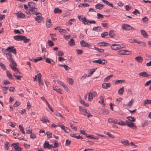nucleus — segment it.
Listing matches in <instances>:
<instances>
[{
  "instance_id": "nucleus-12",
  "label": "nucleus",
  "mask_w": 151,
  "mask_h": 151,
  "mask_svg": "<svg viewBox=\"0 0 151 151\" xmlns=\"http://www.w3.org/2000/svg\"><path fill=\"white\" fill-rule=\"evenodd\" d=\"M24 36L22 35H16L14 37V39L17 41H22L23 40V38H24Z\"/></svg>"
},
{
  "instance_id": "nucleus-41",
  "label": "nucleus",
  "mask_w": 151,
  "mask_h": 151,
  "mask_svg": "<svg viewBox=\"0 0 151 151\" xmlns=\"http://www.w3.org/2000/svg\"><path fill=\"white\" fill-rule=\"evenodd\" d=\"M151 103V100L147 99L143 102V105L145 106L147 104H150Z\"/></svg>"
},
{
  "instance_id": "nucleus-60",
  "label": "nucleus",
  "mask_w": 151,
  "mask_h": 151,
  "mask_svg": "<svg viewBox=\"0 0 151 151\" xmlns=\"http://www.w3.org/2000/svg\"><path fill=\"white\" fill-rule=\"evenodd\" d=\"M81 103L83 105L88 107L89 106V104H86L84 101H81Z\"/></svg>"
},
{
  "instance_id": "nucleus-59",
  "label": "nucleus",
  "mask_w": 151,
  "mask_h": 151,
  "mask_svg": "<svg viewBox=\"0 0 151 151\" xmlns=\"http://www.w3.org/2000/svg\"><path fill=\"white\" fill-rule=\"evenodd\" d=\"M13 76L16 77L17 79L19 80H20L21 78L22 77V76H17V75L15 74H13Z\"/></svg>"
},
{
  "instance_id": "nucleus-28",
  "label": "nucleus",
  "mask_w": 151,
  "mask_h": 151,
  "mask_svg": "<svg viewBox=\"0 0 151 151\" xmlns=\"http://www.w3.org/2000/svg\"><path fill=\"white\" fill-rule=\"evenodd\" d=\"M52 25L51 24V19H49L47 21H46V25L47 28L50 27Z\"/></svg>"
},
{
  "instance_id": "nucleus-37",
  "label": "nucleus",
  "mask_w": 151,
  "mask_h": 151,
  "mask_svg": "<svg viewBox=\"0 0 151 151\" xmlns=\"http://www.w3.org/2000/svg\"><path fill=\"white\" fill-rule=\"evenodd\" d=\"M38 83L39 85L40 86L41 88H42L43 86V81L41 79V78L40 79L38 80Z\"/></svg>"
},
{
  "instance_id": "nucleus-31",
  "label": "nucleus",
  "mask_w": 151,
  "mask_h": 151,
  "mask_svg": "<svg viewBox=\"0 0 151 151\" xmlns=\"http://www.w3.org/2000/svg\"><path fill=\"white\" fill-rule=\"evenodd\" d=\"M88 95V100L90 101H91L93 100V96L91 92L89 93Z\"/></svg>"
},
{
  "instance_id": "nucleus-7",
  "label": "nucleus",
  "mask_w": 151,
  "mask_h": 151,
  "mask_svg": "<svg viewBox=\"0 0 151 151\" xmlns=\"http://www.w3.org/2000/svg\"><path fill=\"white\" fill-rule=\"evenodd\" d=\"M79 111L81 112V114L84 116H86L87 113L86 109H84L82 106H79Z\"/></svg>"
},
{
  "instance_id": "nucleus-19",
  "label": "nucleus",
  "mask_w": 151,
  "mask_h": 151,
  "mask_svg": "<svg viewBox=\"0 0 151 151\" xmlns=\"http://www.w3.org/2000/svg\"><path fill=\"white\" fill-rule=\"evenodd\" d=\"M53 89L54 90L56 91L58 93L60 94L62 93L61 92V89L58 86H55V87H53Z\"/></svg>"
},
{
  "instance_id": "nucleus-4",
  "label": "nucleus",
  "mask_w": 151,
  "mask_h": 151,
  "mask_svg": "<svg viewBox=\"0 0 151 151\" xmlns=\"http://www.w3.org/2000/svg\"><path fill=\"white\" fill-rule=\"evenodd\" d=\"M92 62L94 63H98L100 64L104 65L106 63L107 61L105 59L101 60L100 59H99L96 60H94Z\"/></svg>"
},
{
  "instance_id": "nucleus-5",
  "label": "nucleus",
  "mask_w": 151,
  "mask_h": 151,
  "mask_svg": "<svg viewBox=\"0 0 151 151\" xmlns=\"http://www.w3.org/2000/svg\"><path fill=\"white\" fill-rule=\"evenodd\" d=\"M7 50H8L9 52L13 53L14 54L16 55L17 53V52L15 48H14V46L8 47L7 48Z\"/></svg>"
},
{
  "instance_id": "nucleus-11",
  "label": "nucleus",
  "mask_w": 151,
  "mask_h": 151,
  "mask_svg": "<svg viewBox=\"0 0 151 151\" xmlns=\"http://www.w3.org/2000/svg\"><path fill=\"white\" fill-rule=\"evenodd\" d=\"M17 17L19 18L23 19L25 18V15L23 13H22L20 12H18L16 13Z\"/></svg>"
},
{
  "instance_id": "nucleus-63",
  "label": "nucleus",
  "mask_w": 151,
  "mask_h": 151,
  "mask_svg": "<svg viewBox=\"0 0 151 151\" xmlns=\"http://www.w3.org/2000/svg\"><path fill=\"white\" fill-rule=\"evenodd\" d=\"M12 145L15 150V148H17L18 146H19V144L18 143H13L12 144Z\"/></svg>"
},
{
  "instance_id": "nucleus-8",
  "label": "nucleus",
  "mask_w": 151,
  "mask_h": 151,
  "mask_svg": "<svg viewBox=\"0 0 151 151\" xmlns=\"http://www.w3.org/2000/svg\"><path fill=\"white\" fill-rule=\"evenodd\" d=\"M139 75L143 77H151V75L150 74H148L147 73L145 72H143L141 73H139Z\"/></svg>"
},
{
  "instance_id": "nucleus-38",
  "label": "nucleus",
  "mask_w": 151,
  "mask_h": 151,
  "mask_svg": "<svg viewBox=\"0 0 151 151\" xmlns=\"http://www.w3.org/2000/svg\"><path fill=\"white\" fill-rule=\"evenodd\" d=\"M19 128L20 131L23 134H25V132L24 131V128L21 125H19Z\"/></svg>"
},
{
  "instance_id": "nucleus-2",
  "label": "nucleus",
  "mask_w": 151,
  "mask_h": 151,
  "mask_svg": "<svg viewBox=\"0 0 151 151\" xmlns=\"http://www.w3.org/2000/svg\"><path fill=\"white\" fill-rule=\"evenodd\" d=\"M80 44L82 47H88L89 48H92V47L91 45L88 44L87 42H85L83 40L80 41Z\"/></svg>"
},
{
  "instance_id": "nucleus-10",
  "label": "nucleus",
  "mask_w": 151,
  "mask_h": 151,
  "mask_svg": "<svg viewBox=\"0 0 151 151\" xmlns=\"http://www.w3.org/2000/svg\"><path fill=\"white\" fill-rule=\"evenodd\" d=\"M28 6L29 8H37L36 4L33 1H30L28 2Z\"/></svg>"
},
{
  "instance_id": "nucleus-45",
  "label": "nucleus",
  "mask_w": 151,
  "mask_h": 151,
  "mask_svg": "<svg viewBox=\"0 0 151 151\" xmlns=\"http://www.w3.org/2000/svg\"><path fill=\"white\" fill-rule=\"evenodd\" d=\"M24 38H23V40H23L24 41V43H27L29 42L30 41V39H27V37L25 36H24Z\"/></svg>"
},
{
  "instance_id": "nucleus-58",
  "label": "nucleus",
  "mask_w": 151,
  "mask_h": 151,
  "mask_svg": "<svg viewBox=\"0 0 151 151\" xmlns=\"http://www.w3.org/2000/svg\"><path fill=\"white\" fill-rule=\"evenodd\" d=\"M2 83L3 84V86H4V84L6 85L9 84L11 83L9 81L6 80H5L3 81L2 82Z\"/></svg>"
},
{
  "instance_id": "nucleus-14",
  "label": "nucleus",
  "mask_w": 151,
  "mask_h": 151,
  "mask_svg": "<svg viewBox=\"0 0 151 151\" xmlns=\"http://www.w3.org/2000/svg\"><path fill=\"white\" fill-rule=\"evenodd\" d=\"M127 125L129 127L132 128L134 129H136L137 128L136 125L134 124L133 122L131 123L129 122V124Z\"/></svg>"
},
{
  "instance_id": "nucleus-1",
  "label": "nucleus",
  "mask_w": 151,
  "mask_h": 151,
  "mask_svg": "<svg viewBox=\"0 0 151 151\" xmlns=\"http://www.w3.org/2000/svg\"><path fill=\"white\" fill-rule=\"evenodd\" d=\"M12 55L11 53H10L8 54L7 58L9 61L11 63V64L13 65L17 66V64L14 61V59L12 57Z\"/></svg>"
},
{
  "instance_id": "nucleus-20",
  "label": "nucleus",
  "mask_w": 151,
  "mask_h": 151,
  "mask_svg": "<svg viewBox=\"0 0 151 151\" xmlns=\"http://www.w3.org/2000/svg\"><path fill=\"white\" fill-rule=\"evenodd\" d=\"M97 68H94L93 69H92L90 70H89V71L90 72L88 73V76L89 77L91 76L93 73L96 71V69H97Z\"/></svg>"
},
{
  "instance_id": "nucleus-30",
  "label": "nucleus",
  "mask_w": 151,
  "mask_h": 151,
  "mask_svg": "<svg viewBox=\"0 0 151 151\" xmlns=\"http://www.w3.org/2000/svg\"><path fill=\"white\" fill-rule=\"evenodd\" d=\"M83 23L85 25L88 24V20L85 17H84L83 19L82 20Z\"/></svg>"
},
{
  "instance_id": "nucleus-25",
  "label": "nucleus",
  "mask_w": 151,
  "mask_h": 151,
  "mask_svg": "<svg viewBox=\"0 0 151 151\" xmlns=\"http://www.w3.org/2000/svg\"><path fill=\"white\" fill-rule=\"evenodd\" d=\"M104 7V5L101 4H98L95 5V8L96 9H101Z\"/></svg>"
},
{
  "instance_id": "nucleus-51",
  "label": "nucleus",
  "mask_w": 151,
  "mask_h": 151,
  "mask_svg": "<svg viewBox=\"0 0 151 151\" xmlns=\"http://www.w3.org/2000/svg\"><path fill=\"white\" fill-rule=\"evenodd\" d=\"M2 87L3 88V90L4 93H6V91L8 89L9 87L4 86V87L2 86Z\"/></svg>"
},
{
  "instance_id": "nucleus-13",
  "label": "nucleus",
  "mask_w": 151,
  "mask_h": 151,
  "mask_svg": "<svg viewBox=\"0 0 151 151\" xmlns=\"http://www.w3.org/2000/svg\"><path fill=\"white\" fill-rule=\"evenodd\" d=\"M45 62L47 63L51 64L52 65H54L55 64V62L52 59L48 58L46 59Z\"/></svg>"
},
{
  "instance_id": "nucleus-18",
  "label": "nucleus",
  "mask_w": 151,
  "mask_h": 151,
  "mask_svg": "<svg viewBox=\"0 0 151 151\" xmlns=\"http://www.w3.org/2000/svg\"><path fill=\"white\" fill-rule=\"evenodd\" d=\"M111 86V84L110 83H104L102 84V87L105 89H107L108 88Z\"/></svg>"
},
{
  "instance_id": "nucleus-43",
  "label": "nucleus",
  "mask_w": 151,
  "mask_h": 151,
  "mask_svg": "<svg viewBox=\"0 0 151 151\" xmlns=\"http://www.w3.org/2000/svg\"><path fill=\"white\" fill-rule=\"evenodd\" d=\"M26 133L27 134H31L32 132V129L29 128H27L26 129Z\"/></svg>"
},
{
  "instance_id": "nucleus-6",
  "label": "nucleus",
  "mask_w": 151,
  "mask_h": 151,
  "mask_svg": "<svg viewBox=\"0 0 151 151\" xmlns=\"http://www.w3.org/2000/svg\"><path fill=\"white\" fill-rule=\"evenodd\" d=\"M36 15V17H35V19L36 21L38 22L39 23H40L42 21L43 18L41 16L42 14H39Z\"/></svg>"
},
{
  "instance_id": "nucleus-35",
  "label": "nucleus",
  "mask_w": 151,
  "mask_h": 151,
  "mask_svg": "<svg viewBox=\"0 0 151 151\" xmlns=\"http://www.w3.org/2000/svg\"><path fill=\"white\" fill-rule=\"evenodd\" d=\"M124 91V87H122L118 91V93L119 95H122V94L123 92Z\"/></svg>"
},
{
  "instance_id": "nucleus-46",
  "label": "nucleus",
  "mask_w": 151,
  "mask_h": 151,
  "mask_svg": "<svg viewBox=\"0 0 151 151\" xmlns=\"http://www.w3.org/2000/svg\"><path fill=\"white\" fill-rule=\"evenodd\" d=\"M89 6V4L86 3L80 4L79 5V6L81 7H87Z\"/></svg>"
},
{
  "instance_id": "nucleus-64",
  "label": "nucleus",
  "mask_w": 151,
  "mask_h": 151,
  "mask_svg": "<svg viewBox=\"0 0 151 151\" xmlns=\"http://www.w3.org/2000/svg\"><path fill=\"white\" fill-rule=\"evenodd\" d=\"M41 46L42 49V52H46V49L45 47L42 45V44L41 45Z\"/></svg>"
},
{
  "instance_id": "nucleus-62",
  "label": "nucleus",
  "mask_w": 151,
  "mask_h": 151,
  "mask_svg": "<svg viewBox=\"0 0 151 151\" xmlns=\"http://www.w3.org/2000/svg\"><path fill=\"white\" fill-rule=\"evenodd\" d=\"M41 76L42 75L41 73H39L38 74L35 75V78H37L38 79V80L41 78Z\"/></svg>"
},
{
  "instance_id": "nucleus-44",
  "label": "nucleus",
  "mask_w": 151,
  "mask_h": 151,
  "mask_svg": "<svg viewBox=\"0 0 151 151\" xmlns=\"http://www.w3.org/2000/svg\"><path fill=\"white\" fill-rule=\"evenodd\" d=\"M125 54V50L117 51V54L119 55H124Z\"/></svg>"
},
{
  "instance_id": "nucleus-24",
  "label": "nucleus",
  "mask_w": 151,
  "mask_h": 151,
  "mask_svg": "<svg viewBox=\"0 0 151 151\" xmlns=\"http://www.w3.org/2000/svg\"><path fill=\"white\" fill-rule=\"evenodd\" d=\"M120 142L125 146H128L130 145L129 141L127 140L124 141L122 140Z\"/></svg>"
},
{
  "instance_id": "nucleus-36",
  "label": "nucleus",
  "mask_w": 151,
  "mask_h": 151,
  "mask_svg": "<svg viewBox=\"0 0 151 151\" xmlns=\"http://www.w3.org/2000/svg\"><path fill=\"white\" fill-rule=\"evenodd\" d=\"M129 42L133 43H139V41L137 40L136 39H130L129 40Z\"/></svg>"
},
{
  "instance_id": "nucleus-55",
  "label": "nucleus",
  "mask_w": 151,
  "mask_h": 151,
  "mask_svg": "<svg viewBox=\"0 0 151 151\" xmlns=\"http://www.w3.org/2000/svg\"><path fill=\"white\" fill-rule=\"evenodd\" d=\"M42 58L41 57H37L36 59H33L34 60V62L35 63H36L38 61L41 60L42 59Z\"/></svg>"
},
{
  "instance_id": "nucleus-32",
  "label": "nucleus",
  "mask_w": 151,
  "mask_h": 151,
  "mask_svg": "<svg viewBox=\"0 0 151 151\" xmlns=\"http://www.w3.org/2000/svg\"><path fill=\"white\" fill-rule=\"evenodd\" d=\"M109 35L111 37H113L115 35V32L112 30H110Z\"/></svg>"
},
{
  "instance_id": "nucleus-29",
  "label": "nucleus",
  "mask_w": 151,
  "mask_h": 151,
  "mask_svg": "<svg viewBox=\"0 0 151 151\" xmlns=\"http://www.w3.org/2000/svg\"><path fill=\"white\" fill-rule=\"evenodd\" d=\"M111 48L113 50H118L117 46L116 44H114L111 45Z\"/></svg>"
},
{
  "instance_id": "nucleus-17",
  "label": "nucleus",
  "mask_w": 151,
  "mask_h": 151,
  "mask_svg": "<svg viewBox=\"0 0 151 151\" xmlns=\"http://www.w3.org/2000/svg\"><path fill=\"white\" fill-rule=\"evenodd\" d=\"M61 129H63L65 132L69 134L70 132V130L67 127H66L63 125L62 126Z\"/></svg>"
},
{
  "instance_id": "nucleus-27",
  "label": "nucleus",
  "mask_w": 151,
  "mask_h": 151,
  "mask_svg": "<svg viewBox=\"0 0 151 151\" xmlns=\"http://www.w3.org/2000/svg\"><path fill=\"white\" fill-rule=\"evenodd\" d=\"M108 122L110 123H113L114 124H117V121L116 119H109Z\"/></svg>"
},
{
  "instance_id": "nucleus-3",
  "label": "nucleus",
  "mask_w": 151,
  "mask_h": 151,
  "mask_svg": "<svg viewBox=\"0 0 151 151\" xmlns=\"http://www.w3.org/2000/svg\"><path fill=\"white\" fill-rule=\"evenodd\" d=\"M29 10L31 13H32V15L33 14H35L36 15L40 14L41 15V14L39 12H37L38 10L37 8H29Z\"/></svg>"
},
{
  "instance_id": "nucleus-22",
  "label": "nucleus",
  "mask_w": 151,
  "mask_h": 151,
  "mask_svg": "<svg viewBox=\"0 0 151 151\" xmlns=\"http://www.w3.org/2000/svg\"><path fill=\"white\" fill-rule=\"evenodd\" d=\"M93 30L97 32L101 31V28L99 26L94 27L92 29Z\"/></svg>"
},
{
  "instance_id": "nucleus-50",
  "label": "nucleus",
  "mask_w": 151,
  "mask_h": 151,
  "mask_svg": "<svg viewBox=\"0 0 151 151\" xmlns=\"http://www.w3.org/2000/svg\"><path fill=\"white\" fill-rule=\"evenodd\" d=\"M2 51L6 55V56L8 55V54H9L10 53L9 52L8 50H7V48L6 49H2Z\"/></svg>"
},
{
  "instance_id": "nucleus-42",
  "label": "nucleus",
  "mask_w": 151,
  "mask_h": 151,
  "mask_svg": "<svg viewBox=\"0 0 151 151\" xmlns=\"http://www.w3.org/2000/svg\"><path fill=\"white\" fill-rule=\"evenodd\" d=\"M127 118L131 122H134L135 121V119L134 117L128 116Z\"/></svg>"
},
{
  "instance_id": "nucleus-16",
  "label": "nucleus",
  "mask_w": 151,
  "mask_h": 151,
  "mask_svg": "<svg viewBox=\"0 0 151 151\" xmlns=\"http://www.w3.org/2000/svg\"><path fill=\"white\" fill-rule=\"evenodd\" d=\"M98 46H110V44L106 43L105 42H101L100 43H99L98 44Z\"/></svg>"
},
{
  "instance_id": "nucleus-23",
  "label": "nucleus",
  "mask_w": 151,
  "mask_h": 151,
  "mask_svg": "<svg viewBox=\"0 0 151 151\" xmlns=\"http://www.w3.org/2000/svg\"><path fill=\"white\" fill-rule=\"evenodd\" d=\"M135 60L139 63H142L143 61V58L140 56H138L135 58Z\"/></svg>"
},
{
  "instance_id": "nucleus-49",
  "label": "nucleus",
  "mask_w": 151,
  "mask_h": 151,
  "mask_svg": "<svg viewBox=\"0 0 151 151\" xmlns=\"http://www.w3.org/2000/svg\"><path fill=\"white\" fill-rule=\"evenodd\" d=\"M9 142H6L5 143V148L7 150H8L9 149Z\"/></svg>"
},
{
  "instance_id": "nucleus-33",
  "label": "nucleus",
  "mask_w": 151,
  "mask_h": 151,
  "mask_svg": "<svg viewBox=\"0 0 151 151\" xmlns=\"http://www.w3.org/2000/svg\"><path fill=\"white\" fill-rule=\"evenodd\" d=\"M141 33L145 37H146L147 36V34L145 31L144 30H141Z\"/></svg>"
},
{
  "instance_id": "nucleus-61",
  "label": "nucleus",
  "mask_w": 151,
  "mask_h": 151,
  "mask_svg": "<svg viewBox=\"0 0 151 151\" xmlns=\"http://www.w3.org/2000/svg\"><path fill=\"white\" fill-rule=\"evenodd\" d=\"M64 55V52L61 51H59L58 52V55L59 56H63Z\"/></svg>"
},
{
  "instance_id": "nucleus-15",
  "label": "nucleus",
  "mask_w": 151,
  "mask_h": 151,
  "mask_svg": "<svg viewBox=\"0 0 151 151\" xmlns=\"http://www.w3.org/2000/svg\"><path fill=\"white\" fill-rule=\"evenodd\" d=\"M122 27L123 29L130 30L131 26L128 24H123Z\"/></svg>"
},
{
  "instance_id": "nucleus-48",
  "label": "nucleus",
  "mask_w": 151,
  "mask_h": 151,
  "mask_svg": "<svg viewBox=\"0 0 151 151\" xmlns=\"http://www.w3.org/2000/svg\"><path fill=\"white\" fill-rule=\"evenodd\" d=\"M47 42L49 45L50 47H52L54 45V44L50 40H48Z\"/></svg>"
},
{
  "instance_id": "nucleus-40",
  "label": "nucleus",
  "mask_w": 151,
  "mask_h": 151,
  "mask_svg": "<svg viewBox=\"0 0 151 151\" xmlns=\"http://www.w3.org/2000/svg\"><path fill=\"white\" fill-rule=\"evenodd\" d=\"M62 12V11L58 8H55L54 10V12L55 14L60 13H61Z\"/></svg>"
},
{
  "instance_id": "nucleus-34",
  "label": "nucleus",
  "mask_w": 151,
  "mask_h": 151,
  "mask_svg": "<svg viewBox=\"0 0 151 151\" xmlns=\"http://www.w3.org/2000/svg\"><path fill=\"white\" fill-rule=\"evenodd\" d=\"M67 81L70 84L73 85V84L74 82L72 78H68Z\"/></svg>"
},
{
  "instance_id": "nucleus-54",
  "label": "nucleus",
  "mask_w": 151,
  "mask_h": 151,
  "mask_svg": "<svg viewBox=\"0 0 151 151\" xmlns=\"http://www.w3.org/2000/svg\"><path fill=\"white\" fill-rule=\"evenodd\" d=\"M117 123L118 124L122 126L126 125V123H124L123 121H120V122H117Z\"/></svg>"
},
{
  "instance_id": "nucleus-9",
  "label": "nucleus",
  "mask_w": 151,
  "mask_h": 151,
  "mask_svg": "<svg viewBox=\"0 0 151 151\" xmlns=\"http://www.w3.org/2000/svg\"><path fill=\"white\" fill-rule=\"evenodd\" d=\"M9 66L10 67V68L12 69V70H13L15 72H17V73H19V70L16 67L17 66L13 65L11 64H9Z\"/></svg>"
},
{
  "instance_id": "nucleus-21",
  "label": "nucleus",
  "mask_w": 151,
  "mask_h": 151,
  "mask_svg": "<svg viewBox=\"0 0 151 151\" xmlns=\"http://www.w3.org/2000/svg\"><path fill=\"white\" fill-rule=\"evenodd\" d=\"M6 75L7 77L9 79L12 80H14V78L12 76V74L9 73V71H6Z\"/></svg>"
},
{
  "instance_id": "nucleus-53",
  "label": "nucleus",
  "mask_w": 151,
  "mask_h": 151,
  "mask_svg": "<svg viewBox=\"0 0 151 151\" xmlns=\"http://www.w3.org/2000/svg\"><path fill=\"white\" fill-rule=\"evenodd\" d=\"M30 137L32 139H34L36 138V133H32V132L31 133L30 136Z\"/></svg>"
},
{
  "instance_id": "nucleus-56",
  "label": "nucleus",
  "mask_w": 151,
  "mask_h": 151,
  "mask_svg": "<svg viewBox=\"0 0 151 151\" xmlns=\"http://www.w3.org/2000/svg\"><path fill=\"white\" fill-rule=\"evenodd\" d=\"M125 82L124 80H116L115 81V83L116 84L121 83H122Z\"/></svg>"
},
{
  "instance_id": "nucleus-47",
  "label": "nucleus",
  "mask_w": 151,
  "mask_h": 151,
  "mask_svg": "<svg viewBox=\"0 0 151 151\" xmlns=\"http://www.w3.org/2000/svg\"><path fill=\"white\" fill-rule=\"evenodd\" d=\"M94 49L99 52H104V50L103 49L98 48L95 46H94Z\"/></svg>"
},
{
  "instance_id": "nucleus-39",
  "label": "nucleus",
  "mask_w": 151,
  "mask_h": 151,
  "mask_svg": "<svg viewBox=\"0 0 151 151\" xmlns=\"http://www.w3.org/2000/svg\"><path fill=\"white\" fill-rule=\"evenodd\" d=\"M118 50L121 49L122 48L125 47L124 45L122 44H116Z\"/></svg>"
},
{
  "instance_id": "nucleus-57",
  "label": "nucleus",
  "mask_w": 151,
  "mask_h": 151,
  "mask_svg": "<svg viewBox=\"0 0 151 151\" xmlns=\"http://www.w3.org/2000/svg\"><path fill=\"white\" fill-rule=\"evenodd\" d=\"M97 15L98 16L97 18L99 19H102L103 17V15L99 13H98L97 14Z\"/></svg>"
},
{
  "instance_id": "nucleus-52",
  "label": "nucleus",
  "mask_w": 151,
  "mask_h": 151,
  "mask_svg": "<svg viewBox=\"0 0 151 151\" xmlns=\"http://www.w3.org/2000/svg\"><path fill=\"white\" fill-rule=\"evenodd\" d=\"M109 35L107 32H104L101 34V36L103 38H104L106 36H107Z\"/></svg>"
},
{
  "instance_id": "nucleus-26",
  "label": "nucleus",
  "mask_w": 151,
  "mask_h": 151,
  "mask_svg": "<svg viewBox=\"0 0 151 151\" xmlns=\"http://www.w3.org/2000/svg\"><path fill=\"white\" fill-rule=\"evenodd\" d=\"M68 44L70 46H73L75 45V42L73 39L72 38L68 43Z\"/></svg>"
}]
</instances>
